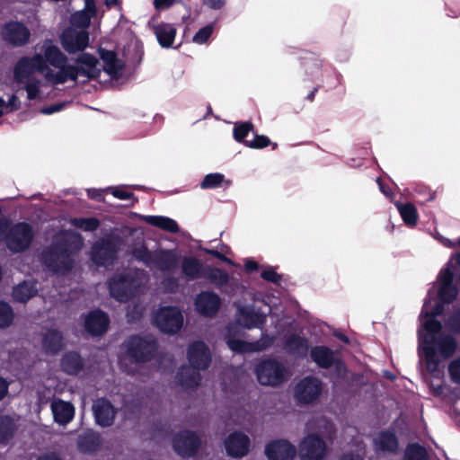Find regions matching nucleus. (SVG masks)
Here are the masks:
<instances>
[{"label": "nucleus", "instance_id": "1a4fd4ad", "mask_svg": "<svg viewBox=\"0 0 460 460\" xmlns=\"http://www.w3.org/2000/svg\"><path fill=\"white\" fill-rule=\"evenodd\" d=\"M153 323L163 333L175 334L183 325V315L177 306H162L155 313Z\"/></svg>", "mask_w": 460, "mask_h": 460}, {"label": "nucleus", "instance_id": "f257e3e1", "mask_svg": "<svg viewBox=\"0 0 460 460\" xmlns=\"http://www.w3.org/2000/svg\"><path fill=\"white\" fill-rule=\"evenodd\" d=\"M51 61V66L57 71H49L46 80L52 84H62L67 81L77 82L79 77L95 79L102 72L99 59L93 54L83 52L73 59L74 64H68L67 57L59 48H50L47 52Z\"/></svg>", "mask_w": 460, "mask_h": 460}, {"label": "nucleus", "instance_id": "6ab92c4d", "mask_svg": "<svg viewBox=\"0 0 460 460\" xmlns=\"http://www.w3.org/2000/svg\"><path fill=\"white\" fill-rule=\"evenodd\" d=\"M93 413L96 424L102 428H107L114 423L117 409L110 400L105 397H101L93 402Z\"/></svg>", "mask_w": 460, "mask_h": 460}, {"label": "nucleus", "instance_id": "774afa93", "mask_svg": "<svg viewBox=\"0 0 460 460\" xmlns=\"http://www.w3.org/2000/svg\"><path fill=\"white\" fill-rule=\"evenodd\" d=\"M153 4L155 10L161 11L172 6L175 4V0H154Z\"/></svg>", "mask_w": 460, "mask_h": 460}, {"label": "nucleus", "instance_id": "a18cd8bd", "mask_svg": "<svg viewBox=\"0 0 460 460\" xmlns=\"http://www.w3.org/2000/svg\"><path fill=\"white\" fill-rule=\"evenodd\" d=\"M136 274V272L132 271L119 273L114 277V284L118 288H140V284L135 279L134 275Z\"/></svg>", "mask_w": 460, "mask_h": 460}, {"label": "nucleus", "instance_id": "864d4df0", "mask_svg": "<svg viewBox=\"0 0 460 460\" xmlns=\"http://www.w3.org/2000/svg\"><path fill=\"white\" fill-rule=\"evenodd\" d=\"M215 28V23H209L200 28L193 36V42L197 44H204L208 41L209 37L212 35Z\"/></svg>", "mask_w": 460, "mask_h": 460}, {"label": "nucleus", "instance_id": "aec40b11", "mask_svg": "<svg viewBox=\"0 0 460 460\" xmlns=\"http://www.w3.org/2000/svg\"><path fill=\"white\" fill-rule=\"evenodd\" d=\"M265 456L269 460H294L296 448L287 439H275L265 446Z\"/></svg>", "mask_w": 460, "mask_h": 460}, {"label": "nucleus", "instance_id": "2eb2a0df", "mask_svg": "<svg viewBox=\"0 0 460 460\" xmlns=\"http://www.w3.org/2000/svg\"><path fill=\"white\" fill-rule=\"evenodd\" d=\"M60 42L69 54L83 51L89 44V34L86 30H78L74 27H68L63 31L60 36Z\"/></svg>", "mask_w": 460, "mask_h": 460}, {"label": "nucleus", "instance_id": "412c9836", "mask_svg": "<svg viewBox=\"0 0 460 460\" xmlns=\"http://www.w3.org/2000/svg\"><path fill=\"white\" fill-rule=\"evenodd\" d=\"M109 315L101 309H95L89 312L84 318V330L93 336H102L110 325Z\"/></svg>", "mask_w": 460, "mask_h": 460}, {"label": "nucleus", "instance_id": "2f4dec72", "mask_svg": "<svg viewBox=\"0 0 460 460\" xmlns=\"http://www.w3.org/2000/svg\"><path fill=\"white\" fill-rule=\"evenodd\" d=\"M60 366L66 374L76 376L84 369V361L79 352L67 351L63 355Z\"/></svg>", "mask_w": 460, "mask_h": 460}, {"label": "nucleus", "instance_id": "9d476101", "mask_svg": "<svg viewBox=\"0 0 460 460\" xmlns=\"http://www.w3.org/2000/svg\"><path fill=\"white\" fill-rule=\"evenodd\" d=\"M237 334L238 332L235 328L228 327L225 336L228 348L234 353L244 354L260 352L267 349L272 344V340L266 335L262 336L258 341L249 342L237 339Z\"/></svg>", "mask_w": 460, "mask_h": 460}, {"label": "nucleus", "instance_id": "49530a36", "mask_svg": "<svg viewBox=\"0 0 460 460\" xmlns=\"http://www.w3.org/2000/svg\"><path fill=\"white\" fill-rule=\"evenodd\" d=\"M225 181V175L220 172L207 174L199 186L202 190L217 189L222 186Z\"/></svg>", "mask_w": 460, "mask_h": 460}, {"label": "nucleus", "instance_id": "dca6fc26", "mask_svg": "<svg viewBox=\"0 0 460 460\" xmlns=\"http://www.w3.org/2000/svg\"><path fill=\"white\" fill-rule=\"evenodd\" d=\"M187 358L191 367L197 370L208 369L212 360L210 349L203 341H195L188 346Z\"/></svg>", "mask_w": 460, "mask_h": 460}, {"label": "nucleus", "instance_id": "7ed1b4c3", "mask_svg": "<svg viewBox=\"0 0 460 460\" xmlns=\"http://www.w3.org/2000/svg\"><path fill=\"white\" fill-rule=\"evenodd\" d=\"M50 48H57L50 40H46L42 45V54L36 53L32 57L21 58L14 66L13 77L16 83H25V81L35 79L33 74L41 73L46 79V75L49 71H54L51 66V61L48 58L47 52Z\"/></svg>", "mask_w": 460, "mask_h": 460}, {"label": "nucleus", "instance_id": "c9c22d12", "mask_svg": "<svg viewBox=\"0 0 460 460\" xmlns=\"http://www.w3.org/2000/svg\"><path fill=\"white\" fill-rule=\"evenodd\" d=\"M51 408L54 420L59 424H67L74 418L75 410L73 405L68 402L62 400L54 402Z\"/></svg>", "mask_w": 460, "mask_h": 460}, {"label": "nucleus", "instance_id": "f8f14e48", "mask_svg": "<svg viewBox=\"0 0 460 460\" xmlns=\"http://www.w3.org/2000/svg\"><path fill=\"white\" fill-rule=\"evenodd\" d=\"M119 252L118 243L111 238H101L92 247V261L102 267L111 266L117 259Z\"/></svg>", "mask_w": 460, "mask_h": 460}, {"label": "nucleus", "instance_id": "f704fd0d", "mask_svg": "<svg viewBox=\"0 0 460 460\" xmlns=\"http://www.w3.org/2000/svg\"><path fill=\"white\" fill-rule=\"evenodd\" d=\"M434 347L444 359H447L456 353L457 341L451 334H440L436 338Z\"/></svg>", "mask_w": 460, "mask_h": 460}, {"label": "nucleus", "instance_id": "c03bdc74", "mask_svg": "<svg viewBox=\"0 0 460 460\" xmlns=\"http://www.w3.org/2000/svg\"><path fill=\"white\" fill-rule=\"evenodd\" d=\"M14 312L5 301L0 300V329L10 327L14 320Z\"/></svg>", "mask_w": 460, "mask_h": 460}, {"label": "nucleus", "instance_id": "a19ab883", "mask_svg": "<svg viewBox=\"0 0 460 460\" xmlns=\"http://www.w3.org/2000/svg\"><path fill=\"white\" fill-rule=\"evenodd\" d=\"M395 206L402 217V219L408 226H414L418 221V212L411 203L396 202Z\"/></svg>", "mask_w": 460, "mask_h": 460}, {"label": "nucleus", "instance_id": "c85d7f7f", "mask_svg": "<svg viewBox=\"0 0 460 460\" xmlns=\"http://www.w3.org/2000/svg\"><path fill=\"white\" fill-rule=\"evenodd\" d=\"M376 452L396 454L399 448V439L392 430H382L373 440Z\"/></svg>", "mask_w": 460, "mask_h": 460}, {"label": "nucleus", "instance_id": "79ce46f5", "mask_svg": "<svg viewBox=\"0 0 460 460\" xmlns=\"http://www.w3.org/2000/svg\"><path fill=\"white\" fill-rule=\"evenodd\" d=\"M69 224L84 232H93L100 226V220L96 217H72Z\"/></svg>", "mask_w": 460, "mask_h": 460}, {"label": "nucleus", "instance_id": "b1692460", "mask_svg": "<svg viewBox=\"0 0 460 460\" xmlns=\"http://www.w3.org/2000/svg\"><path fill=\"white\" fill-rule=\"evenodd\" d=\"M460 270V252L453 254L437 277V288H457L454 285L456 272Z\"/></svg>", "mask_w": 460, "mask_h": 460}, {"label": "nucleus", "instance_id": "0eeeda50", "mask_svg": "<svg viewBox=\"0 0 460 460\" xmlns=\"http://www.w3.org/2000/svg\"><path fill=\"white\" fill-rule=\"evenodd\" d=\"M35 237L32 226L27 222H10L5 245L13 253H22L31 245Z\"/></svg>", "mask_w": 460, "mask_h": 460}, {"label": "nucleus", "instance_id": "0e129e2a", "mask_svg": "<svg viewBox=\"0 0 460 460\" xmlns=\"http://www.w3.org/2000/svg\"><path fill=\"white\" fill-rule=\"evenodd\" d=\"M5 106L6 111L12 112L20 109L21 102L18 99L17 95L13 93L9 97L8 102H5Z\"/></svg>", "mask_w": 460, "mask_h": 460}, {"label": "nucleus", "instance_id": "cd10ccee", "mask_svg": "<svg viewBox=\"0 0 460 460\" xmlns=\"http://www.w3.org/2000/svg\"><path fill=\"white\" fill-rule=\"evenodd\" d=\"M41 345L42 349L46 354H58L65 348L63 333L58 329H48L42 335Z\"/></svg>", "mask_w": 460, "mask_h": 460}, {"label": "nucleus", "instance_id": "8fccbe9b", "mask_svg": "<svg viewBox=\"0 0 460 460\" xmlns=\"http://www.w3.org/2000/svg\"><path fill=\"white\" fill-rule=\"evenodd\" d=\"M132 254L137 261L143 262L147 267H152L155 252H152L146 247L141 246L135 248Z\"/></svg>", "mask_w": 460, "mask_h": 460}, {"label": "nucleus", "instance_id": "bb28decb", "mask_svg": "<svg viewBox=\"0 0 460 460\" xmlns=\"http://www.w3.org/2000/svg\"><path fill=\"white\" fill-rule=\"evenodd\" d=\"M221 300L219 296L208 291L201 292L195 301L198 313L206 317L216 315L219 310Z\"/></svg>", "mask_w": 460, "mask_h": 460}, {"label": "nucleus", "instance_id": "3c124183", "mask_svg": "<svg viewBox=\"0 0 460 460\" xmlns=\"http://www.w3.org/2000/svg\"><path fill=\"white\" fill-rule=\"evenodd\" d=\"M92 17L85 12L78 11L71 17L72 27L78 30H86L90 24Z\"/></svg>", "mask_w": 460, "mask_h": 460}, {"label": "nucleus", "instance_id": "338daca9", "mask_svg": "<svg viewBox=\"0 0 460 460\" xmlns=\"http://www.w3.org/2000/svg\"><path fill=\"white\" fill-rule=\"evenodd\" d=\"M306 71L311 70V77H314L318 75L321 69V63L317 59L312 60V62L305 63Z\"/></svg>", "mask_w": 460, "mask_h": 460}, {"label": "nucleus", "instance_id": "6e6552de", "mask_svg": "<svg viewBox=\"0 0 460 460\" xmlns=\"http://www.w3.org/2000/svg\"><path fill=\"white\" fill-rule=\"evenodd\" d=\"M259 383L262 385L276 387L288 379V370L285 365L276 358L261 360L255 368Z\"/></svg>", "mask_w": 460, "mask_h": 460}, {"label": "nucleus", "instance_id": "20e7f679", "mask_svg": "<svg viewBox=\"0 0 460 460\" xmlns=\"http://www.w3.org/2000/svg\"><path fill=\"white\" fill-rule=\"evenodd\" d=\"M122 347L130 362L145 364L155 358L158 343L156 339L150 334H133L124 341Z\"/></svg>", "mask_w": 460, "mask_h": 460}, {"label": "nucleus", "instance_id": "09e8293b", "mask_svg": "<svg viewBox=\"0 0 460 460\" xmlns=\"http://www.w3.org/2000/svg\"><path fill=\"white\" fill-rule=\"evenodd\" d=\"M430 305H430V301H427L426 300L424 305H423V307H422V310H421V313H420V316H434V317H437V316H439V315L443 314L444 310H445V307H444L445 304H443L438 298H436L434 305H432L431 308L429 309V307Z\"/></svg>", "mask_w": 460, "mask_h": 460}, {"label": "nucleus", "instance_id": "bf43d9fd", "mask_svg": "<svg viewBox=\"0 0 460 460\" xmlns=\"http://www.w3.org/2000/svg\"><path fill=\"white\" fill-rule=\"evenodd\" d=\"M270 140L264 135H254L252 140L245 142V146L251 148L259 149L268 146Z\"/></svg>", "mask_w": 460, "mask_h": 460}, {"label": "nucleus", "instance_id": "e433bc0d", "mask_svg": "<svg viewBox=\"0 0 460 460\" xmlns=\"http://www.w3.org/2000/svg\"><path fill=\"white\" fill-rule=\"evenodd\" d=\"M201 279H204L206 282L214 285L217 288H223L227 285L229 281V275L224 270L206 265Z\"/></svg>", "mask_w": 460, "mask_h": 460}, {"label": "nucleus", "instance_id": "5fc2aeb1", "mask_svg": "<svg viewBox=\"0 0 460 460\" xmlns=\"http://www.w3.org/2000/svg\"><path fill=\"white\" fill-rule=\"evenodd\" d=\"M436 298L445 305L453 303L459 295V289H437Z\"/></svg>", "mask_w": 460, "mask_h": 460}, {"label": "nucleus", "instance_id": "680f3d73", "mask_svg": "<svg viewBox=\"0 0 460 460\" xmlns=\"http://www.w3.org/2000/svg\"><path fill=\"white\" fill-rule=\"evenodd\" d=\"M202 251L206 254L211 255L228 265L234 267L238 266L231 259L227 258L223 252H219L217 249L203 248Z\"/></svg>", "mask_w": 460, "mask_h": 460}, {"label": "nucleus", "instance_id": "ddd939ff", "mask_svg": "<svg viewBox=\"0 0 460 460\" xmlns=\"http://www.w3.org/2000/svg\"><path fill=\"white\" fill-rule=\"evenodd\" d=\"M322 391V381L316 376H307L296 385L294 394L298 403L311 404L319 398Z\"/></svg>", "mask_w": 460, "mask_h": 460}, {"label": "nucleus", "instance_id": "4c0bfd02", "mask_svg": "<svg viewBox=\"0 0 460 460\" xmlns=\"http://www.w3.org/2000/svg\"><path fill=\"white\" fill-rule=\"evenodd\" d=\"M285 347L289 352L299 357H305L309 350L307 339L296 333H292L286 339Z\"/></svg>", "mask_w": 460, "mask_h": 460}, {"label": "nucleus", "instance_id": "a878e982", "mask_svg": "<svg viewBox=\"0 0 460 460\" xmlns=\"http://www.w3.org/2000/svg\"><path fill=\"white\" fill-rule=\"evenodd\" d=\"M181 276L182 279L192 281L201 279L206 265L195 256H184L180 259Z\"/></svg>", "mask_w": 460, "mask_h": 460}, {"label": "nucleus", "instance_id": "9b49d317", "mask_svg": "<svg viewBox=\"0 0 460 460\" xmlns=\"http://www.w3.org/2000/svg\"><path fill=\"white\" fill-rule=\"evenodd\" d=\"M172 443L177 455L188 458L198 454L201 446V439L195 431L183 429L173 436Z\"/></svg>", "mask_w": 460, "mask_h": 460}, {"label": "nucleus", "instance_id": "ea45409f", "mask_svg": "<svg viewBox=\"0 0 460 460\" xmlns=\"http://www.w3.org/2000/svg\"><path fill=\"white\" fill-rule=\"evenodd\" d=\"M15 430L13 420L10 416L0 415V444H7L14 436Z\"/></svg>", "mask_w": 460, "mask_h": 460}, {"label": "nucleus", "instance_id": "052dcab7", "mask_svg": "<svg viewBox=\"0 0 460 460\" xmlns=\"http://www.w3.org/2000/svg\"><path fill=\"white\" fill-rule=\"evenodd\" d=\"M447 324L452 332L460 334V308L448 317Z\"/></svg>", "mask_w": 460, "mask_h": 460}, {"label": "nucleus", "instance_id": "473e14b6", "mask_svg": "<svg viewBox=\"0 0 460 460\" xmlns=\"http://www.w3.org/2000/svg\"><path fill=\"white\" fill-rule=\"evenodd\" d=\"M157 41L163 48H171L176 35V28L171 23H159L153 25Z\"/></svg>", "mask_w": 460, "mask_h": 460}, {"label": "nucleus", "instance_id": "37998d69", "mask_svg": "<svg viewBox=\"0 0 460 460\" xmlns=\"http://www.w3.org/2000/svg\"><path fill=\"white\" fill-rule=\"evenodd\" d=\"M404 460H429L427 449L419 443H410L404 452Z\"/></svg>", "mask_w": 460, "mask_h": 460}, {"label": "nucleus", "instance_id": "393cba45", "mask_svg": "<svg viewBox=\"0 0 460 460\" xmlns=\"http://www.w3.org/2000/svg\"><path fill=\"white\" fill-rule=\"evenodd\" d=\"M102 435L93 429H87L79 434L76 440L77 449L86 455L97 453L102 446Z\"/></svg>", "mask_w": 460, "mask_h": 460}, {"label": "nucleus", "instance_id": "6e6d98bb", "mask_svg": "<svg viewBox=\"0 0 460 460\" xmlns=\"http://www.w3.org/2000/svg\"><path fill=\"white\" fill-rule=\"evenodd\" d=\"M142 289H109L111 296L119 302H128L134 295L136 291H141Z\"/></svg>", "mask_w": 460, "mask_h": 460}, {"label": "nucleus", "instance_id": "a211bd4d", "mask_svg": "<svg viewBox=\"0 0 460 460\" xmlns=\"http://www.w3.org/2000/svg\"><path fill=\"white\" fill-rule=\"evenodd\" d=\"M224 445L227 456L238 459L248 454L251 440L243 432L234 431L226 437Z\"/></svg>", "mask_w": 460, "mask_h": 460}, {"label": "nucleus", "instance_id": "69168bd1", "mask_svg": "<svg viewBox=\"0 0 460 460\" xmlns=\"http://www.w3.org/2000/svg\"><path fill=\"white\" fill-rule=\"evenodd\" d=\"M243 270L246 273H252L258 270H261V265L252 258H247L244 261Z\"/></svg>", "mask_w": 460, "mask_h": 460}, {"label": "nucleus", "instance_id": "f3484780", "mask_svg": "<svg viewBox=\"0 0 460 460\" xmlns=\"http://www.w3.org/2000/svg\"><path fill=\"white\" fill-rule=\"evenodd\" d=\"M2 37L7 43L22 47L26 45L31 37L28 28L20 22H9L2 27Z\"/></svg>", "mask_w": 460, "mask_h": 460}, {"label": "nucleus", "instance_id": "58836bf2", "mask_svg": "<svg viewBox=\"0 0 460 460\" xmlns=\"http://www.w3.org/2000/svg\"><path fill=\"white\" fill-rule=\"evenodd\" d=\"M144 220L146 223L156 226L164 231L172 234L179 232L180 228L177 222L168 217L164 216H145Z\"/></svg>", "mask_w": 460, "mask_h": 460}, {"label": "nucleus", "instance_id": "7c9ffc66", "mask_svg": "<svg viewBox=\"0 0 460 460\" xmlns=\"http://www.w3.org/2000/svg\"><path fill=\"white\" fill-rule=\"evenodd\" d=\"M200 370L191 367V366H181L176 375V378L181 386L185 389H193L199 385L201 382Z\"/></svg>", "mask_w": 460, "mask_h": 460}, {"label": "nucleus", "instance_id": "c756f323", "mask_svg": "<svg viewBox=\"0 0 460 460\" xmlns=\"http://www.w3.org/2000/svg\"><path fill=\"white\" fill-rule=\"evenodd\" d=\"M100 56L103 62V69L111 77L118 78L123 71L124 65L118 59L117 54L112 50L101 49Z\"/></svg>", "mask_w": 460, "mask_h": 460}, {"label": "nucleus", "instance_id": "5701e85b", "mask_svg": "<svg viewBox=\"0 0 460 460\" xmlns=\"http://www.w3.org/2000/svg\"><path fill=\"white\" fill-rule=\"evenodd\" d=\"M180 259L176 250L160 249L155 252L152 267L161 272H172L179 266Z\"/></svg>", "mask_w": 460, "mask_h": 460}, {"label": "nucleus", "instance_id": "13d9d810", "mask_svg": "<svg viewBox=\"0 0 460 460\" xmlns=\"http://www.w3.org/2000/svg\"><path fill=\"white\" fill-rule=\"evenodd\" d=\"M448 374L453 383L460 385V356L449 363Z\"/></svg>", "mask_w": 460, "mask_h": 460}, {"label": "nucleus", "instance_id": "de8ad7c7", "mask_svg": "<svg viewBox=\"0 0 460 460\" xmlns=\"http://www.w3.org/2000/svg\"><path fill=\"white\" fill-rule=\"evenodd\" d=\"M252 131H253V126L251 122H242L236 124L233 130L234 138L235 141L243 143L245 145V142L248 141L245 139V137Z\"/></svg>", "mask_w": 460, "mask_h": 460}, {"label": "nucleus", "instance_id": "e2e57ef3", "mask_svg": "<svg viewBox=\"0 0 460 460\" xmlns=\"http://www.w3.org/2000/svg\"><path fill=\"white\" fill-rule=\"evenodd\" d=\"M111 194L115 198L121 199V200H130V199H132L133 201L137 200V199L135 197L134 193L128 192V191H125L120 189L112 190Z\"/></svg>", "mask_w": 460, "mask_h": 460}, {"label": "nucleus", "instance_id": "603ef678", "mask_svg": "<svg viewBox=\"0 0 460 460\" xmlns=\"http://www.w3.org/2000/svg\"><path fill=\"white\" fill-rule=\"evenodd\" d=\"M38 291L39 289H12V297L13 301L24 304L37 296Z\"/></svg>", "mask_w": 460, "mask_h": 460}, {"label": "nucleus", "instance_id": "4d7b16f0", "mask_svg": "<svg viewBox=\"0 0 460 460\" xmlns=\"http://www.w3.org/2000/svg\"><path fill=\"white\" fill-rule=\"evenodd\" d=\"M24 89L27 92V97L29 100H34L38 97L40 93V79H31L25 81Z\"/></svg>", "mask_w": 460, "mask_h": 460}, {"label": "nucleus", "instance_id": "39448f33", "mask_svg": "<svg viewBox=\"0 0 460 460\" xmlns=\"http://www.w3.org/2000/svg\"><path fill=\"white\" fill-rule=\"evenodd\" d=\"M426 320L422 323L426 334L421 336L419 332L420 342L424 343L423 347L425 363L429 373H435L439 368L440 360L437 355L434 343L436 341V334L442 330V323L434 316H423Z\"/></svg>", "mask_w": 460, "mask_h": 460}, {"label": "nucleus", "instance_id": "f03ea898", "mask_svg": "<svg viewBox=\"0 0 460 460\" xmlns=\"http://www.w3.org/2000/svg\"><path fill=\"white\" fill-rule=\"evenodd\" d=\"M82 248L80 234L64 231L58 234L52 243L40 255L42 264L53 273L65 274L74 266V256Z\"/></svg>", "mask_w": 460, "mask_h": 460}, {"label": "nucleus", "instance_id": "4be33fe9", "mask_svg": "<svg viewBox=\"0 0 460 460\" xmlns=\"http://www.w3.org/2000/svg\"><path fill=\"white\" fill-rule=\"evenodd\" d=\"M235 320L239 325L246 329H262L266 323V315L256 312L252 306L239 305L235 314Z\"/></svg>", "mask_w": 460, "mask_h": 460}, {"label": "nucleus", "instance_id": "423d86ee", "mask_svg": "<svg viewBox=\"0 0 460 460\" xmlns=\"http://www.w3.org/2000/svg\"><path fill=\"white\" fill-rule=\"evenodd\" d=\"M310 358L316 366L323 369L333 368L332 376L335 380H344L348 376V367L343 359L328 346L316 345L310 349Z\"/></svg>", "mask_w": 460, "mask_h": 460}, {"label": "nucleus", "instance_id": "4468645a", "mask_svg": "<svg viewBox=\"0 0 460 460\" xmlns=\"http://www.w3.org/2000/svg\"><path fill=\"white\" fill-rule=\"evenodd\" d=\"M326 454V444L316 433L308 434L299 445L301 460H323Z\"/></svg>", "mask_w": 460, "mask_h": 460}, {"label": "nucleus", "instance_id": "72a5a7b5", "mask_svg": "<svg viewBox=\"0 0 460 460\" xmlns=\"http://www.w3.org/2000/svg\"><path fill=\"white\" fill-rule=\"evenodd\" d=\"M261 277L278 288L293 285L291 278L288 275L278 273L277 267L274 266L261 265Z\"/></svg>", "mask_w": 460, "mask_h": 460}]
</instances>
